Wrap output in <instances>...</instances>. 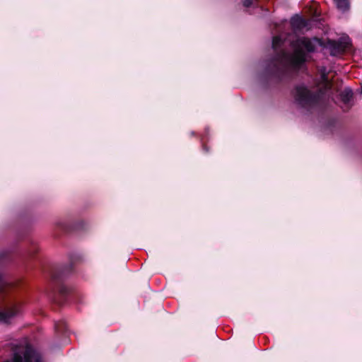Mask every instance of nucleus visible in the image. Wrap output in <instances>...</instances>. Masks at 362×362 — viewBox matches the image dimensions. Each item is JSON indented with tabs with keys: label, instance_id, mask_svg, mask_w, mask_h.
<instances>
[{
	"label": "nucleus",
	"instance_id": "obj_1",
	"mask_svg": "<svg viewBox=\"0 0 362 362\" xmlns=\"http://www.w3.org/2000/svg\"><path fill=\"white\" fill-rule=\"evenodd\" d=\"M289 37L290 35L285 37L284 34L273 37L272 47L275 51H277L284 42L287 40L290 42L293 49L292 54L284 50L277 54L274 65L282 71L299 69L305 60V51L309 52L313 51L315 42L317 41V39L310 40L306 37H298L296 40H291Z\"/></svg>",
	"mask_w": 362,
	"mask_h": 362
},
{
	"label": "nucleus",
	"instance_id": "obj_2",
	"mask_svg": "<svg viewBox=\"0 0 362 362\" xmlns=\"http://www.w3.org/2000/svg\"><path fill=\"white\" fill-rule=\"evenodd\" d=\"M321 80L324 90H320L317 94H313L303 86H299L296 88L294 97L296 103L299 105L303 107H310L320 103L324 97L325 90L331 88V83L327 76L325 69L322 71Z\"/></svg>",
	"mask_w": 362,
	"mask_h": 362
},
{
	"label": "nucleus",
	"instance_id": "obj_3",
	"mask_svg": "<svg viewBox=\"0 0 362 362\" xmlns=\"http://www.w3.org/2000/svg\"><path fill=\"white\" fill-rule=\"evenodd\" d=\"M6 362H42L40 354L27 341L15 346L13 357Z\"/></svg>",
	"mask_w": 362,
	"mask_h": 362
},
{
	"label": "nucleus",
	"instance_id": "obj_4",
	"mask_svg": "<svg viewBox=\"0 0 362 362\" xmlns=\"http://www.w3.org/2000/svg\"><path fill=\"white\" fill-rule=\"evenodd\" d=\"M21 310L20 303L16 300H9L0 308V323H9Z\"/></svg>",
	"mask_w": 362,
	"mask_h": 362
},
{
	"label": "nucleus",
	"instance_id": "obj_5",
	"mask_svg": "<svg viewBox=\"0 0 362 362\" xmlns=\"http://www.w3.org/2000/svg\"><path fill=\"white\" fill-rule=\"evenodd\" d=\"M351 45L350 38L348 36L341 37L339 40H329L328 42V47L330 54L333 56H337L342 54Z\"/></svg>",
	"mask_w": 362,
	"mask_h": 362
},
{
	"label": "nucleus",
	"instance_id": "obj_6",
	"mask_svg": "<svg viewBox=\"0 0 362 362\" xmlns=\"http://www.w3.org/2000/svg\"><path fill=\"white\" fill-rule=\"evenodd\" d=\"M291 25L294 30H300L307 25V22L300 16H296L291 18Z\"/></svg>",
	"mask_w": 362,
	"mask_h": 362
},
{
	"label": "nucleus",
	"instance_id": "obj_7",
	"mask_svg": "<svg viewBox=\"0 0 362 362\" xmlns=\"http://www.w3.org/2000/svg\"><path fill=\"white\" fill-rule=\"evenodd\" d=\"M337 8L341 11H346L349 8V0H334Z\"/></svg>",
	"mask_w": 362,
	"mask_h": 362
},
{
	"label": "nucleus",
	"instance_id": "obj_8",
	"mask_svg": "<svg viewBox=\"0 0 362 362\" xmlns=\"http://www.w3.org/2000/svg\"><path fill=\"white\" fill-rule=\"evenodd\" d=\"M352 91L350 89H345L341 94V98L345 103H349L352 98Z\"/></svg>",
	"mask_w": 362,
	"mask_h": 362
},
{
	"label": "nucleus",
	"instance_id": "obj_9",
	"mask_svg": "<svg viewBox=\"0 0 362 362\" xmlns=\"http://www.w3.org/2000/svg\"><path fill=\"white\" fill-rule=\"evenodd\" d=\"M7 285L6 281L3 279L1 275L0 274V294L4 292Z\"/></svg>",
	"mask_w": 362,
	"mask_h": 362
},
{
	"label": "nucleus",
	"instance_id": "obj_10",
	"mask_svg": "<svg viewBox=\"0 0 362 362\" xmlns=\"http://www.w3.org/2000/svg\"><path fill=\"white\" fill-rule=\"evenodd\" d=\"M63 325H64L63 322H58L55 325V329H57V332H62L63 331V328H62Z\"/></svg>",
	"mask_w": 362,
	"mask_h": 362
},
{
	"label": "nucleus",
	"instance_id": "obj_11",
	"mask_svg": "<svg viewBox=\"0 0 362 362\" xmlns=\"http://www.w3.org/2000/svg\"><path fill=\"white\" fill-rule=\"evenodd\" d=\"M243 4L245 7H249L252 4V0H243Z\"/></svg>",
	"mask_w": 362,
	"mask_h": 362
}]
</instances>
